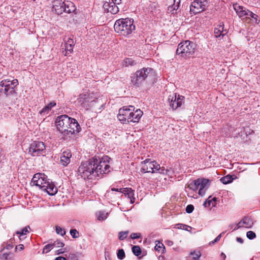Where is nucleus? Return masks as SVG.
<instances>
[{
  "label": "nucleus",
  "mask_w": 260,
  "mask_h": 260,
  "mask_svg": "<svg viewBox=\"0 0 260 260\" xmlns=\"http://www.w3.org/2000/svg\"><path fill=\"white\" fill-rule=\"evenodd\" d=\"M153 73V70L151 68H143L137 71L131 76L132 83L136 87H139L146 78L148 76L152 75Z\"/></svg>",
  "instance_id": "obj_3"
},
{
  "label": "nucleus",
  "mask_w": 260,
  "mask_h": 260,
  "mask_svg": "<svg viewBox=\"0 0 260 260\" xmlns=\"http://www.w3.org/2000/svg\"><path fill=\"white\" fill-rule=\"evenodd\" d=\"M233 7L237 14L240 18L245 17V18H247L249 13L250 14V11L242 6L235 4L233 5Z\"/></svg>",
  "instance_id": "obj_20"
},
{
  "label": "nucleus",
  "mask_w": 260,
  "mask_h": 260,
  "mask_svg": "<svg viewBox=\"0 0 260 260\" xmlns=\"http://www.w3.org/2000/svg\"><path fill=\"white\" fill-rule=\"evenodd\" d=\"M233 179L232 176L230 175H228L224 177H222L220 179V181L223 184H226L232 182Z\"/></svg>",
  "instance_id": "obj_31"
},
{
  "label": "nucleus",
  "mask_w": 260,
  "mask_h": 260,
  "mask_svg": "<svg viewBox=\"0 0 260 260\" xmlns=\"http://www.w3.org/2000/svg\"><path fill=\"white\" fill-rule=\"evenodd\" d=\"M128 233V231H125V232H120L119 233L118 238L120 240H123L125 239L127 236V234Z\"/></svg>",
  "instance_id": "obj_39"
},
{
  "label": "nucleus",
  "mask_w": 260,
  "mask_h": 260,
  "mask_svg": "<svg viewBox=\"0 0 260 260\" xmlns=\"http://www.w3.org/2000/svg\"><path fill=\"white\" fill-rule=\"evenodd\" d=\"M71 120L70 121L68 129L66 130V136L70 137L73 134L78 133L81 129L79 124L75 119L72 118H71Z\"/></svg>",
  "instance_id": "obj_16"
},
{
  "label": "nucleus",
  "mask_w": 260,
  "mask_h": 260,
  "mask_svg": "<svg viewBox=\"0 0 260 260\" xmlns=\"http://www.w3.org/2000/svg\"><path fill=\"white\" fill-rule=\"evenodd\" d=\"M143 112L140 109H137L136 111L132 110L131 122H138L143 115Z\"/></svg>",
  "instance_id": "obj_25"
},
{
  "label": "nucleus",
  "mask_w": 260,
  "mask_h": 260,
  "mask_svg": "<svg viewBox=\"0 0 260 260\" xmlns=\"http://www.w3.org/2000/svg\"><path fill=\"white\" fill-rule=\"evenodd\" d=\"M250 14H248V17H247V18H252V19L255 20V23H258L259 22V20H258L257 22V19L258 16L256 14L252 13L251 11H250Z\"/></svg>",
  "instance_id": "obj_45"
},
{
  "label": "nucleus",
  "mask_w": 260,
  "mask_h": 260,
  "mask_svg": "<svg viewBox=\"0 0 260 260\" xmlns=\"http://www.w3.org/2000/svg\"><path fill=\"white\" fill-rule=\"evenodd\" d=\"M235 226V225L234 224H230L229 226V229L231 230L233 228V227Z\"/></svg>",
  "instance_id": "obj_62"
},
{
  "label": "nucleus",
  "mask_w": 260,
  "mask_h": 260,
  "mask_svg": "<svg viewBox=\"0 0 260 260\" xmlns=\"http://www.w3.org/2000/svg\"><path fill=\"white\" fill-rule=\"evenodd\" d=\"M162 248V250L165 249V246L164 244L161 243H159L158 244H156L155 246V249L156 251H160L161 249Z\"/></svg>",
  "instance_id": "obj_49"
},
{
  "label": "nucleus",
  "mask_w": 260,
  "mask_h": 260,
  "mask_svg": "<svg viewBox=\"0 0 260 260\" xmlns=\"http://www.w3.org/2000/svg\"><path fill=\"white\" fill-rule=\"evenodd\" d=\"M13 243V240L11 239L9 241V242L7 243L6 245L4 247V248L1 250V252H2L5 249H11L13 247V245L12 244Z\"/></svg>",
  "instance_id": "obj_40"
},
{
  "label": "nucleus",
  "mask_w": 260,
  "mask_h": 260,
  "mask_svg": "<svg viewBox=\"0 0 260 260\" xmlns=\"http://www.w3.org/2000/svg\"><path fill=\"white\" fill-rule=\"evenodd\" d=\"M208 7L207 0H195L190 6V11L191 14L195 15L205 11Z\"/></svg>",
  "instance_id": "obj_11"
},
{
  "label": "nucleus",
  "mask_w": 260,
  "mask_h": 260,
  "mask_svg": "<svg viewBox=\"0 0 260 260\" xmlns=\"http://www.w3.org/2000/svg\"><path fill=\"white\" fill-rule=\"evenodd\" d=\"M198 179L197 180H195L190 183H189L188 185V188L190 189H191L193 191L197 190L199 188V183L198 182Z\"/></svg>",
  "instance_id": "obj_30"
},
{
  "label": "nucleus",
  "mask_w": 260,
  "mask_h": 260,
  "mask_svg": "<svg viewBox=\"0 0 260 260\" xmlns=\"http://www.w3.org/2000/svg\"><path fill=\"white\" fill-rule=\"evenodd\" d=\"M119 192L123 193L125 197H127L130 199L131 204H133L135 202V198L134 197V190L131 188H119Z\"/></svg>",
  "instance_id": "obj_21"
},
{
  "label": "nucleus",
  "mask_w": 260,
  "mask_h": 260,
  "mask_svg": "<svg viewBox=\"0 0 260 260\" xmlns=\"http://www.w3.org/2000/svg\"><path fill=\"white\" fill-rule=\"evenodd\" d=\"M65 44L74 45V40L73 39L68 38V41L65 43Z\"/></svg>",
  "instance_id": "obj_55"
},
{
  "label": "nucleus",
  "mask_w": 260,
  "mask_h": 260,
  "mask_svg": "<svg viewBox=\"0 0 260 260\" xmlns=\"http://www.w3.org/2000/svg\"><path fill=\"white\" fill-rule=\"evenodd\" d=\"M55 231L57 234L60 235L61 236H63L66 234L64 229L58 225H56L55 226Z\"/></svg>",
  "instance_id": "obj_35"
},
{
  "label": "nucleus",
  "mask_w": 260,
  "mask_h": 260,
  "mask_svg": "<svg viewBox=\"0 0 260 260\" xmlns=\"http://www.w3.org/2000/svg\"><path fill=\"white\" fill-rule=\"evenodd\" d=\"M98 219L99 220H103L107 218L108 216V213H106L105 211H100L97 214Z\"/></svg>",
  "instance_id": "obj_34"
},
{
  "label": "nucleus",
  "mask_w": 260,
  "mask_h": 260,
  "mask_svg": "<svg viewBox=\"0 0 260 260\" xmlns=\"http://www.w3.org/2000/svg\"><path fill=\"white\" fill-rule=\"evenodd\" d=\"M141 234L139 233H133L131 235V238L132 239H136L140 238Z\"/></svg>",
  "instance_id": "obj_50"
},
{
  "label": "nucleus",
  "mask_w": 260,
  "mask_h": 260,
  "mask_svg": "<svg viewBox=\"0 0 260 260\" xmlns=\"http://www.w3.org/2000/svg\"><path fill=\"white\" fill-rule=\"evenodd\" d=\"M96 158L93 157L89 160L83 162L79 166L78 171V176H81L84 179H92L97 177V174L95 170Z\"/></svg>",
  "instance_id": "obj_1"
},
{
  "label": "nucleus",
  "mask_w": 260,
  "mask_h": 260,
  "mask_svg": "<svg viewBox=\"0 0 260 260\" xmlns=\"http://www.w3.org/2000/svg\"><path fill=\"white\" fill-rule=\"evenodd\" d=\"M211 197L210 196L204 202V205L205 207H210L211 205L212 207H215L216 205V202L217 201V198L215 197H214L212 199H211Z\"/></svg>",
  "instance_id": "obj_28"
},
{
  "label": "nucleus",
  "mask_w": 260,
  "mask_h": 260,
  "mask_svg": "<svg viewBox=\"0 0 260 260\" xmlns=\"http://www.w3.org/2000/svg\"><path fill=\"white\" fill-rule=\"evenodd\" d=\"M117 256L119 259L122 260L125 257V252L123 249H120L118 250Z\"/></svg>",
  "instance_id": "obj_36"
},
{
  "label": "nucleus",
  "mask_w": 260,
  "mask_h": 260,
  "mask_svg": "<svg viewBox=\"0 0 260 260\" xmlns=\"http://www.w3.org/2000/svg\"><path fill=\"white\" fill-rule=\"evenodd\" d=\"M70 120H71V117L67 115H61L57 116L56 118V128L64 136H66V130L68 129Z\"/></svg>",
  "instance_id": "obj_7"
},
{
  "label": "nucleus",
  "mask_w": 260,
  "mask_h": 260,
  "mask_svg": "<svg viewBox=\"0 0 260 260\" xmlns=\"http://www.w3.org/2000/svg\"><path fill=\"white\" fill-rule=\"evenodd\" d=\"M114 28L115 31L119 35L127 36L131 34L136 29L132 18H121L117 20L115 22Z\"/></svg>",
  "instance_id": "obj_2"
},
{
  "label": "nucleus",
  "mask_w": 260,
  "mask_h": 260,
  "mask_svg": "<svg viewBox=\"0 0 260 260\" xmlns=\"http://www.w3.org/2000/svg\"><path fill=\"white\" fill-rule=\"evenodd\" d=\"M68 258L70 260H78V256L76 253H70Z\"/></svg>",
  "instance_id": "obj_51"
},
{
  "label": "nucleus",
  "mask_w": 260,
  "mask_h": 260,
  "mask_svg": "<svg viewBox=\"0 0 260 260\" xmlns=\"http://www.w3.org/2000/svg\"><path fill=\"white\" fill-rule=\"evenodd\" d=\"M49 180L47 177L44 174L42 173H37L34 175L31 179V182L35 185L38 186L42 190L45 188L46 185H48V182Z\"/></svg>",
  "instance_id": "obj_13"
},
{
  "label": "nucleus",
  "mask_w": 260,
  "mask_h": 260,
  "mask_svg": "<svg viewBox=\"0 0 260 260\" xmlns=\"http://www.w3.org/2000/svg\"><path fill=\"white\" fill-rule=\"evenodd\" d=\"M64 2L61 0H56L53 2V11H54L57 15L61 14L64 11Z\"/></svg>",
  "instance_id": "obj_22"
},
{
  "label": "nucleus",
  "mask_w": 260,
  "mask_h": 260,
  "mask_svg": "<svg viewBox=\"0 0 260 260\" xmlns=\"http://www.w3.org/2000/svg\"><path fill=\"white\" fill-rule=\"evenodd\" d=\"M121 0H109L105 2L103 5V8L105 11L116 14L119 12V8L117 5L120 4Z\"/></svg>",
  "instance_id": "obj_14"
},
{
  "label": "nucleus",
  "mask_w": 260,
  "mask_h": 260,
  "mask_svg": "<svg viewBox=\"0 0 260 260\" xmlns=\"http://www.w3.org/2000/svg\"><path fill=\"white\" fill-rule=\"evenodd\" d=\"M70 234L73 238H77L79 237V232L76 229L70 230Z\"/></svg>",
  "instance_id": "obj_46"
},
{
  "label": "nucleus",
  "mask_w": 260,
  "mask_h": 260,
  "mask_svg": "<svg viewBox=\"0 0 260 260\" xmlns=\"http://www.w3.org/2000/svg\"><path fill=\"white\" fill-rule=\"evenodd\" d=\"M28 152L32 156L44 155L46 151L44 143L41 141H34L30 145Z\"/></svg>",
  "instance_id": "obj_9"
},
{
  "label": "nucleus",
  "mask_w": 260,
  "mask_h": 260,
  "mask_svg": "<svg viewBox=\"0 0 260 260\" xmlns=\"http://www.w3.org/2000/svg\"><path fill=\"white\" fill-rule=\"evenodd\" d=\"M160 169V166L155 160L146 159L141 162V172L142 173H155Z\"/></svg>",
  "instance_id": "obj_8"
},
{
  "label": "nucleus",
  "mask_w": 260,
  "mask_h": 260,
  "mask_svg": "<svg viewBox=\"0 0 260 260\" xmlns=\"http://www.w3.org/2000/svg\"><path fill=\"white\" fill-rule=\"evenodd\" d=\"M18 84V81L17 79L13 80L6 79L2 81L0 84V96L4 94L8 96L15 93L14 88Z\"/></svg>",
  "instance_id": "obj_5"
},
{
  "label": "nucleus",
  "mask_w": 260,
  "mask_h": 260,
  "mask_svg": "<svg viewBox=\"0 0 260 260\" xmlns=\"http://www.w3.org/2000/svg\"><path fill=\"white\" fill-rule=\"evenodd\" d=\"M228 33L226 29H224V24L222 22H220L217 27L214 28V34L216 38H223Z\"/></svg>",
  "instance_id": "obj_18"
},
{
  "label": "nucleus",
  "mask_w": 260,
  "mask_h": 260,
  "mask_svg": "<svg viewBox=\"0 0 260 260\" xmlns=\"http://www.w3.org/2000/svg\"><path fill=\"white\" fill-rule=\"evenodd\" d=\"M111 190L112 191H116L119 192V189H118V188H111Z\"/></svg>",
  "instance_id": "obj_61"
},
{
  "label": "nucleus",
  "mask_w": 260,
  "mask_h": 260,
  "mask_svg": "<svg viewBox=\"0 0 260 260\" xmlns=\"http://www.w3.org/2000/svg\"><path fill=\"white\" fill-rule=\"evenodd\" d=\"M64 11L67 13H70L76 10V7L73 3L71 1L64 2Z\"/></svg>",
  "instance_id": "obj_26"
},
{
  "label": "nucleus",
  "mask_w": 260,
  "mask_h": 260,
  "mask_svg": "<svg viewBox=\"0 0 260 260\" xmlns=\"http://www.w3.org/2000/svg\"><path fill=\"white\" fill-rule=\"evenodd\" d=\"M134 63V60L131 58H127L123 61V64L122 65H133Z\"/></svg>",
  "instance_id": "obj_42"
},
{
  "label": "nucleus",
  "mask_w": 260,
  "mask_h": 260,
  "mask_svg": "<svg viewBox=\"0 0 260 260\" xmlns=\"http://www.w3.org/2000/svg\"><path fill=\"white\" fill-rule=\"evenodd\" d=\"M74 46V45L65 44V55H67V54L69 53H71L73 51Z\"/></svg>",
  "instance_id": "obj_38"
},
{
  "label": "nucleus",
  "mask_w": 260,
  "mask_h": 260,
  "mask_svg": "<svg viewBox=\"0 0 260 260\" xmlns=\"http://www.w3.org/2000/svg\"><path fill=\"white\" fill-rule=\"evenodd\" d=\"M54 247L53 245L51 244H47L43 248V253H47L50 251Z\"/></svg>",
  "instance_id": "obj_41"
},
{
  "label": "nucleus",
  "mask_w": 260,
  "mask_h": 260,
  "mask_svg": "<svg viewBox=\"0 0 260 260\" xmlns=\"http://www.w3.org/2000/svg\"><path fill=\"white\" fill-rule=\"evenodd\" d=\"M55 105L56 103L54 102L50 103L40 111V114L43 115L48 114L51 108Z\"/></svg>",
  "instance_id": "obj_27"
},
{
  "label": "nucleus",
  "mask_w": 260,
  "mask_h": 260,
  "mask_svg": "<svg viewBox=\"0 0 260 260\" xmlns=\"http://www.w3.org/2000/svg\"><path fill=\"white\" fill-rule=\"evenodd\" d=\"M181 0H174V2L175 4H177L178 5H180Z\"/></svg>",
  "instance_id": "obj_59"
},
{
  "label": "nucleus",
  "mask_w": 260,
  "mask_h": 260,
  "mask_svg": "<svg viewBox=\"0 0 260 260\" xmlns=\"http://www.w3.org/2000/svg\"><path fill=\"white\" fill-rule=\"evenodd\" d=\"M246 236L250 240H252L256 237L255 233L251 231L247 232Z\"/></svg>",
  "instance_id": "obj_43"
},
{
  "label": "nucleus",
  "mask_w": 260,
  "mask_h": 260,
  "mask_svg": "<svg viewBox=\"0 0 260 260\" xmlns=\"http://www.w3.org/2000/svg\"><path fill=\"white\" fill-rule=\"evenodd\" d=\"M55 260H67L66 258L62 256H58L55 258Z\"/></svg>",
  "instance_id": "obj_58"
},
{
  "label": "nucleus",
  "mask_w": 260,
  "mask_h": 260,
  "mask_svg": "<svg viewBox=\"0 0 260 260\" xmlns=\"http://www.w3.org/2000/svg\"><path fill=\"white\" fill-rule=\"evenodd\" d=\"M176 225L178 229L185 230L187 231H189V229H192L191 226L182 223H179L177 224Z\"/></svg>",
  "instance_id": "obj_37"
},
{
  "label": "nucleus",
  "mask_w": 260,
  "mask_h": 260,
  "mask_svg": "<svg viewBox=\"0 0 260 260\" xmlns=\"http://www.w3.org/2000/svg\"><path fill=\"white\" fill-rule=\"evenodd\" d=\"M221 234H219L214 240L211 241L210 243H209V244L210 245H213L214 244V243L217 242L218 241H219L221 237Z\"/></svg>",
  "instance_id": "obj_52"
},
{
  "label": "nucleus",
  "mask_w": 260,
  "mask_h": 260,
  "mask_svg": "<svg viewBox=\"0 0 260 260\" xmlns=\"http://www.w3.org/2000/svg\"><path fill=\"white\" fill-rule=\"evenodd\" d=\"M194 210V206L192 205H188L186 206L185 211L187 213H191Z\"/></svg>",
  "instance_id": "obj_48"
},
{
  "label": "nucleus",
  "mask_w": 260,
  "mask_h": 260,
  "mask_svg": "<svg viewBox=\"0 0 260 260\" xmlns=\"http://www.w3.org/2000/svg\"><path fill=\"white\" fill-rule=\"evenodd\" d=\"M194 51V44L190 41L187 40L179 44L176 50V54L182 57L186 58L192 55Z\"/></svg>",
  "instance_id": "obj_4"
},
{
  "label": "nucleus",
  "mask_w": 260,
  "mask_h": 260,
  "mask_svg": "<svg viewBox=\"0 0 260 260\" xmlns=\"http://www.w3.org/2000/svg\"><path fill=\"white\" fill-rule=\"evenodd\" d=\"M78 103H79L83 108L88 109L94 106V104L98 103V99L91 100L89 94H80L77 99Z\"/></svg>",
  "instance_id": "obj_12"
},
{
  "label": "nucleus",
  "mask_w": 260,
  "mask_h": 260,
  "mask_svg": "<svg viewBox=\"0 0 260 260\" xmlns=\"http://www.w3.org/2000/svg\"><path fill=\"white\" fill-rule=\"evenodd\" d=\"M19 249L20 250H23L24 249V246L23 244H19L16 247V249Z\"/></svg>",
  "instance_id": "obj_56"
},
{
  "label": "nucleus",
  "mask_w": 260,
  "mask_h": 260,
  "mask_svg": "<svg viewBox=\"0 0 260 260\" xmlns=\"http://www.w3.org/2000/svg\"><path fill=\"white\" fill-rule=\"evenodd\" d=\"M190 255H192V259L193 260H199V258L201 256V254L200 252H191Z\"/></svg>",
  "instance_id": "obj_44"
},
{
  "label": "nucleus",
  "mask_w": 260,
  "mask_h": 260,
  "mask_svg": "<svg viewBox=\"0 0 260 260\" xmlns=\"http://www.w3.org/2000/svg\"><path fill=\"white\" fill-rule=\"evenodd\" d=\"M236 240L238 242L240 243L241 244L243 243V240L240 237H237Z\"/></svg>",
  "instance_id": "obj_57"
},
{
  "label": "nucleus",
  "mask_w": 260,
  "mask_h": 260,
  "mask_svg": "<svg viewBox=\"0 0 260 260\" xmlns=\"http://www.w3.org/2000/svg\"><path fill=\"white\" fill-rule=\"evenodd\" d=\"M132 252L136 256H139L141 254L142 251L139 246L135 245L132 247Z\"/></svg>",
  "instance_id": "obj_33"
},
{
  "label": "nucleus",
  "mask_w": 260,
  "mask_h": 260,
  "mask_svg": "<svg viewBox=\"0 0 260 260\" xmlns=\"http://www.w3.org/2000/svg\"><path fill=\"white\" fill-rule=\"evenodd\" d=\"M101 106L102 107H103V104H102L101 105Z\"/></svg>",
  "instance_id": "obj_64"
},
{
  "label": "nucleus",
  "mask_w": 260,
  "mask_h": 260,
  "mask_svg": "<svg viewBox=\"0 0 260 260\" xmlns=\"http://www.w3.org/2000/svg\"><path fill=\"white\" fill-rule=\"evenodd\" d=\"M199 194L203 196L205 194L206 190L208 188L209 180L204 178H199Z\"/></svg>",
  "instance_id": "obj_19"
},
{
  "label": "nucleus",
  "mask_w": 260,
  "mask_h": 260,
  "mask_svg": "<svg viewBox=\"0 0 260 260\" xmlns=\"http://www.w3.org/2000/svg\"><path fill=\"white\" fill-rule=\"evenodd\" d=\"M9 255V253H4L2 254V255H1L0 258L2 259L6 260L8 258Z\"/></svg>",
  "instance_id": "obj_54"
},
{
  "label": "nucleus",
  "mask_w": 260,
  "mask_h": 260,
  "mask_svg": "<svg viewBox=\"0 0 260 260\" xmlns=\"http://www.w3.org/2000/svg\"><path fill=\"white\" fill-rule=\"evenodd\" d=\"M253 224L252 219L249 217H244L234 228V230L239 228L245 227L246 228H251Z\"/></svg>",
  "instance_id": "obj_17"
},
{
  "label": "nucleus",
  "mask_w": 260,
  "mask_h": 260,
  "mask_svg": "<svg viewBox=\"0 0 260 260\" xmlns=\"http://www.w3.org/2000/svg\"><path fill=\"white\" fill-rule=\"evenodd\" d=\"M179 5L177 4H175L174 2V4L172 6H170L168 8V13H171V14H174L177 13V10L179 8Z\"/></svg>",
  "instance_id": "obj_29"
},
{
  "label": "nucleus",
  "mask_w": 260,
  "mask_h": 260,
  "mask_svg": "<svg viewBox=\"0 0 260 260\" xmlns=\"http://www.w3.org/2000/svg\"><path fill=\"white\" fill-rule=\"evenodd\" d=\"M135 107L133 106L123 107L119 110L117 118L123 123L130 122L131 118L132 110H134Z\"/></svg>",
  "instance_id": "obj_10"
},
{
  "label": "nucleus",
  "mask_w": 260,
  "mask_h": 260,
  "mask_svg": "<svg viewBox=\"0 0 260 260\" xmlns=\"http://www.w3.org/2000/svg\"><path fill=\"white\" fill-rule=\"evenodd\" d=\"M71 156L72 154L70 151L67 150L63 151L60 156V164L63 166H67L70 162Z\"/></svg>",
  "instance_id": "obj_23"
},
{
  "label": "nucleus",
  "mask_w": 260,
  "mask_h": 260,
  "mask_svg": "<svg viewBox=\"0 0 260 260\" xmlns=\"http://www.w3.org/2000/svg\"><path fill=\"white\" fill-rule=\"evenodd\" d=\"M111 160V158L108 156H105L100 160L96 158L95 170L97 174V177L100 175L107 174L110 171V167L108 164Z\"/></svg>",
  "instance_id": "obj_6"
},
{
  "label": "nucleus",
  "mask_w": 260,
  "mask_h": 260,
  "mask_svg": "<svg viewBox=\"0 0 260 260\" xmlns=\"http://www.w3.org/2000/svg\"><path fill=\"white\" fill-rule=\"evenodd\" d=\"M63 253V251L62 249H59L57 250V254H61Z\"/></svg>",
  "instance_id": "obj_60"
},
{
  "label": "nucleus",
  "mask_w": 260,
  "mask_h": 260,
  "mask_svg": "<svg viewBox=\"0 0 260 260\" xmlns=\"http://www.w3.org/2000/svg\"><path fill=\"white\" fill-rule=\"evenodd\" d=\"M28 229H30L29 226H27L23 228L20 231H17L16 232V234L19 235L20 240H21V237L25 235L27 233H28Z\"/></svg>",
  "instance_id": "obj_32"
},
{
  "label": "nucleus",
  "mask_w": 260,
  "mask_h": 260,
  "mask_svg": "<svg viewBox=\"0 0 260 260\" xmlns=\"http://www.w3.org/2000/svg\"><path fill=\"white\" fill-rule=\"evenodd\" d=\"M158 171H159V172L161 174H169L168 172H169V171L167 169H165V168H161L160 167V169Z\"/></svg>",
  "instance_id": "obj_53"
},
{
  "label": "nucleus",
  "mask_w": 260,
  "mask_h": 260,
  "mask_svg": "<svg viewBox=\"0 0 260 260\" xmlns=\"http://www.w3.org/2000/svg\"><path fill=\"white\" fill-rule=\"evenodd\" d=\"M48 185H46L43 190L45 191L50 196L55 194L57 192V187L52 182H48Z\"/></svg>",
  "instance_id": "obj_24"
},
{
  "label": "nucleus",
  "mask_w": 260,
  "mask_h": 260,
  "mask_svg": "<svg viewBox=\"0 0 260 260\" xmlns=\"http://www.w3.org/2000/svg\"><path fill=\"white\" fill-rule=\"evenodd\" d=\"M184 97L183 96L179 94L177 95V93L170 95L168 98L170 106L173 110L181 107L184 103Z\"/></svg>",
  "instance_id": "obj_15"
},
{
  "label": "nucleus",
  "mask_w": 260,
  "mask_h": 260,
  "mask_svg": "<svg viewBox=\"0 0 260 260\" xmlns=\"http://www.w3.org/2000/svg\"><path fill=\"white\" fill-rule=\"evenodd\" d=\"M221 256H222L224 259H225V257H226V255H225V254H224V253H221Z\"/></svg>",
  "instance_id": "obj_63"
},
{
  "label": "nucleus",
  "mask_w": 260,
  "mask_h": 260,
  "mask_svg": "<svg viewBox=\"0 0 260 260\" xmlns=\"http://www.w3.org/2000/svg\"><path fill=\"white\" fill-rule=\"evenodd\" d=\"M54 247H62L64 244L63 242L60 241H55L53 244Z\"/></svg>",
  "instance_id": "obj_47"
}]
</instances>
